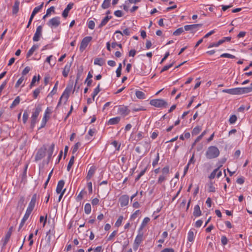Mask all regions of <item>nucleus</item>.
Returning a JSON list of instances; mask_svg holds the SVG:
<instances>
[{
	"label": "nucleus",
	"instance_id": "obj_29",
	"mask_svg": "<svg viewBox=\"0 0 252 252\" xmlns=\"http://www.w3.org/2000/svg\"><path fill=\"white\" fill-rule=\"evenodd\" d=\"M111 16H106L101 21V23L100 24L99 27L100 28L104 26L108 22V21L111 18Z\"/></svg>",
	"mask_w": 252,
	"mask_h": 252
},
{
	"label": "nucleus",
	"instance_id": "obj_57",
	"mask_svg": "<svg viewBox=\"0 0 252 252\" xmlns=\"http://www.w3.org/2000/svg\"><path fill=\"white\" fill-rule=\"evenodd\" d=\"M222 41H218L216 43H211L208 47V48H211L213 47H218L219 45L221 44V42Z\"/></svg>",
	"mask_w": 252,
	"mask_h": 252
},
{
	"label": "nucleus",
	"instance_id": "obj_58",
	"mask_svg": "<svg viewBox=\"0 0 252 252\" xmlns=\"http://www.w3.org/2000/svg\"><path fill=\"white\" fill-rule=\"evenodd\" d=\"M47 116H46V114L44 115L43 119H42V124H41V127H44L46 123H47Z\"/></svg>",
	"mask_w": 252,
	"mask_h": 252
},
{
	"label": "nucleus",
	"instance_id": "obj_44",
	"mask_svg": "<svg viewBox=\"0 0 252 252\" xmlns=\"http://www.w3.org/2000/svg\"><path fill=\"white\" fill-rule=\"evenodd\" d=\"M121 70H122V64L120 63H119V66L117 68L116 71L117 77H120V76L121 75Z\"/></svg>",
	"mask_w": 252,
	"mask_h": 252
},
{
	"label": "nucleus",
	"instance_id": "obj_17",
	"mask_svg": "<svg viewBox=\"0 0 252 252\" xmlns=\"http://www.w3.org/2000/svg\"><path fill=\"white\" fill-rule=\"evenodd\" d=\"M223 93H227L233 95H238V88H233V89H224L222 91Z\"/></svg>",
	"mask_w": 252,
	"mask_h": 252
},
{
	"label": "nucleus",
	"instance_id": "obj_42",
	"mask_svg": "<svg viewBox=\"0 0 252 252\" xmlns=\"http://www.w3.org/2000/svg\"><path fill=\"white\" fill-rule=\"evenodd\" d=\"M174 62H173L172 63H171L168 64V65H165L163 68L161 70V71L160 72L162 73L165 71H166L168 69H169L170 68H171L174 64Z\"/></svg>",
	"mask_w": 252,
	"mask_h": 252
},
{
	"label": "nucleus",
	"instance_id": "obj_56",
	"mask_svg": "<svg viewBox=\"0 0 252 252\" xmlns=\"http://www.w3.org/2000/svg\"><path fill=\"white\" fill-rule=\"evenodd\" d=\"M117 231H114L109 236V237L107 239V241H111L112 240V239L116 236V235L117 234Z\"/></svg>",
	"mask_w": 252,
	"mask_h": 252
},
{
	"label": "nucleus",
	"instance_id": "obj_40",
	"mask_svg": "<svg viewBox=\"0 0 252 252\" xmlns=\"http://www.w3.org/2000/svg\"><path fill=\"white\" fill-rule=\"evenodd\" d=\"M194 239V234L193 231L190 230L188 233V240L189 242L193 241Z\"/></svg>",
	"mask_w": 252,
	"mask_h": 252
},
{
	"label": "nucleus",
	"instance_id": "obj_5",
	"mask_svg": "<svg viewBox=\"0 0 252 252\" xmlns=\"http://www.w3.org/2000/svg\"><path fill=\"white\" fill-rule=\"evenodd\" d=\"M41 111V108L40 106L36 107L34 111L32 112V115L31 118V125L34 126L36 122V119Z\"/></svg>",
	"mask_w": 252,
	"mask_h": 252
},
{
	"label": "nucleus",
	"instance_id": "obj_43",
	"mask_svg": "<svg viewBox=\"0 0 252 252\" xmlns=\"http://www.w3.org/2000/svg\"><path fill=\"white\" fill-rule=\"evenodd\" d=\"M80 146H81V143L80 142H78L76 143L73 147L72 154L75 153Z\"/></svg>",
	"mask_w": 252,
	"mask_h": 252
},
{
	"label": "nucleus",
	"instance_id": "obj_25",
	"mask_svg": "<svg viewBox=\"0 0 252 252\" xmlns=\"http://www.w3.org/2000/svg\"><path fill=\"white\" fill-rule=\"evenodd\" d=\"M55 148V144L52 143L48 150V159L50 160L52 158Z\"/></svg>",
	"mask_w": 252,
	"mask_h": 252
},
{
	"label": "nucleus",
	"instance_id": "obj_33",
	"mask_svg": "<svg viewBox=\"0 0 252 252\" xmlns=\"http://www.w3.org/2000/svg\"><path fill=\"white\" fill-rule=\"evenodd\" d=\"M201 129H202V128L200 126H197L195 127L192 131V135H196L198 134L200 132Z\"/></svg>",
	"mask_w": 252,
	"mask_h": 252
},
{
	"label": "nucleus",
	"instance_id": "obj_32",
	"mask_svg": "<svg viewBox=\"0 0 252 252\" xmlns=\"http://www.w3.org/2000/svg\"><path fill=\"white\" fill-rule=\"evenodd\" d=\"M117 33H120L121 35H123L124 34L126 35H129L130 34V32L128 29H125L123 32L120 31H117L115 32V35Z\"/></svg>",
	"mask_w": 252,
	"mask_h": 252
},
{
	"label": "nucleus",
	"instance_id": "obj_20",
	"mask_svg": "<svg viewBox=\"0 0 252 252\" xmlns=\"http://www.w3.org/2000/svg\"><path fill=\"white\" fill-rule=\"evenodd\" d=\"M193 215L196 217H199L201 215V211L198 205H196L194 206Z\"/></svg>",
	"mask_w": 252,
	"mask_h": 252
},
{
	"label": "nucleus",
	"instance_id": "obj_11",
	"mask_svg": "<svg viewBox=\"0 0 252 252\" xmlns=\"http://www.w3.org/2000/svg\"><path fill=\"white\" fill-rule=\"evenodd\" d=\"M71 91V87H67L66 88V89H65V90L64 91L63 94H62V95L61 97V99H64V100H65L64 103H66V101H67L68 98L69 96V94H70Z\"/></svg>",
	"mask_w": 252,
	"mask_h": 252
},
{
	"label": "nucleus",
	"instance_id": "obj_8",
	"mask_svg": "<svg viewBox=\"0 0 252 252\" xmlns=\"http://www.w3.org/2000/svg\"><path fill=\"white\" fill-rule=\"evenodd\" d=\"M143 233L141 232L139 230L138 234L135 238L134 243V249H137L139 247V245L141 244L142 241H143Z\"/></svg>",
	"mask_w": 252,
	"mask_h": 252
},
{
	"label": "nucleus",
	"instance_id": "obj_1",
	"mask_svg": "<svg viewBox=\"0 0 252 252\" xmlns=\"http://www.w3.org/2000/svg\"><path fill=\"white\" fill-rule=\"evenodd\" d=\"M220 155V151L219 149L215 146H211L208 148L205 156L208 159H213L217 158Z\"/></svg>",
	"mask_w": 252,
	"mask_h": 252
},
{
	"label": "nucleus",
	"instance_id": "obj_63",
	"mask_svg": "<svg viewBox=\"0 0 252 252\" xmlns=\"http://www.w3.org/2000/svg\"><path fill=\"white\" fill-rule=\"evenodd\" d=\"M236 182L238 184L242 185L244 183V179L243 177L239 178Z\"/></svg>",
	"mask_w": 252,
	"mask_h": 252
},
{
	"label": "nucleus",
	"instance_id": "obj_15",
	"mask_svg": "<svg viewBox=\"0 0 252 252\" xmlns=\"http://www.w3.org/2000/svg\"><path fill=\"white\" fill-rule=\"evenodd\" d=\"M238 94H247L252 92V87L238 88Z\"/></svg>",
	"mask_w": 252,
	"mask_h": 252
},
{
	"label": "nucleus",
	"instance_id": "obj_55",
	"mask_svg": "<svg viewBox=\"0 0 252 252\" xmlns=\"http://www.w3.org/2000/svg\"><path fill=\"white\" fill-rule=\"evenodd\" d=\"M228 242L227 238L225 236H222L221 238V242L223 245L227 244Z\"/></svg>",
	"mask_w": 252,
	"mask_h": 252
},
{
	"label": "nucleus",
	"instance_id": "obj_23",
	"mask_svg": "<svg viewBox=\"0 0 252 252\" xmlns=\"http://www.w3.org/2000/svg\"><path fill=\"white\" fill-rule=\"evenodd\" d=\"M38 48V46L37 45H34L29 50L27 54V57L29 58L31 57L33 52Z\"/></svg>",
	"mask_w": 252,
	"mask_h": 252
},
{
	"label": "nucleus",
	"instance_id": "obj_7",
	"mask_svg": "<svg viewBox=\"0 0 252 252\" xmlns=\"http://www.w3.org/2000/svg\"><path fill=\"white\" fill-rule=\"evenodd\" d=\"M92 39L91 36H86L82 39L80 46V50L81 52H83L86 49Z\"/></svg>",
	"mask_w": 252,
	"mask_h": 252
},
{
	"label": "nucleus",
	"instance_id": "obj_13",
	"mask_svg": "<svg viewBox=\"0 0 252 252\" xmlns=\"http://www.w3.org/2000/svg\"><path fill=\"white\" fill-rule=\"evenodd\" d=\"M36 200V194H34L32 196L31 200V201L29 204V206L28 207V208L27 209V210L32 212V211L33 210V209L35 206Z\"/></svg>",
	"mask_w": 252,
	"mask_h": 252
},
{
	"label": "nucleus",
	"instance_id": "obj_41",
	"mask_svg": "<svg viewBox=\"0 0 252 252\" xmlns=\"http://www.w3.org/2000/svg\"><path fill=\"white\" fill-rule=\"evenodd\" d=\"M221 165L219 167H218L217 168H216V169H215L212 173L211 174H210V175L209 176V178L211 179H214L215 176H216V173L217 172L219 171V168H220V167L221 166Z\"/></svg>",
	"mask_w": 252,
	"mask_h": 252
},
{
	"label": "nucleus",
	"instance_id": "obj_34",
	"mask_svg": "<svg viewBox=\"0 0 252 252\" xmlns=\"http://www.w3.org/2000/svg\"><path fill=\"white\" fill-rule=\"evenodd\" d=\"M85 212L87 214H89L91 212V205L90 203H87L84 207Z\"/></svg>",
	"mask_w": 252,
	"mask_h": 252
},
{
	"label": "nucleus",
	"instance_id": "obj_60",
	"mask_svg": "<svg viewBox=\"0 0 252 252\" xmlns=\"http://www.w3.org/2000/svg\"><path fill=\"white\" fill-rule=\"evenodd\" d=\"M114 14L116 16L121 17L123 16V13L121 10H117L115 11Z\"/></svg>",
	"mask_w": 252,
	"mask_h": 252
},
{
	"label": "nucleus",
	"instance_id": "obj_49",
	"mask_svg": "<svg viewBox=\"0 0 252 252\" xmlns=\"http://www.w3.org/2000/svg\"><path fill=\"white\" fill-rule=\"evenodd\" d=\"M123 219V217L122 216H120L115 223V225L117 227L120 226L121 225Z\"/></svg>",
	"mask_w": 252,
	"mask_h": 252
},
{
	"label": "nucleus",
	"instance_id": "obj_62",
	"mask_svg": "<svg viewBox=\"0 0 252 252\" xmlns=\"http://www.w3.org/2000/svg\"><path fill=\"white\" fill-rule=\"evenodd\" d=\"M30 70V67L29 66H27L25 68V69L23 70L22 74L23 75H26L29 73Z\"/></svg>",
	"mask_w": 252,
	"mask_h": 252
},
{
	"label": "nucleus",
	"instance_id": "obj_27",
	"mask_svg": "<svg viewBox=\"0 0 252 252\" xmlns=\"http://www.w3.org/2000/svg\"><path fill=\"white\" fill-rule=\"evenodd\" d=\"M105 63L104 60L102 58H97L95 59L94 61V64L95 65H98L102 66Z\"/></svg>",
	"mask_w": 252,
	"mask_h": 252
},
{
	"label": "nucleus",
	"instance_id": "obj_51",
	"mask_svg": "<svg viewBox=\"0 0 252 252\" xmlns=\"http://www.w3.org/2000/svg\"><path fill=\"white\" fill-rule=\"evenodd\" d=\"M39 78H40L39 75H38L37 79H36V76H33V77L32 78V82L31 83V84H30V88H32L33 86H34V83L36 81H39Z\"/></svg>",
	"mask_w": 252,
	"mask_h": 252
},
{
	"label": "nucleus",
	"instance_id": "obj_3",
	"mask_svg": "<svg viewBox=\"0 0 252 252\" xmlns=\"http://www.w3.org/2000/svg\"><path fill=\"white\" fill-rule=\"evenodd\" d=\"M150 104L156 107H166L168 105L167 102L164 99H152Z\"/></svg>",
	"mask_w": 252,
	"mask_h": 252
},
{
	"label": "nucleus",
	"instance_id": "obj_28",
	"mask_svg": "<svg viewBox=\"0 0 252 252\" xmlns=\"http://www.w3.org/2000/svg\"><path fill=\"white\" fill-rule=\"evenodd\" d=\"M45 156V151L40 150L36 155V159H40Z\"/></svg>",
	"mask_w": 252,
	"mask_h": 252
},
{
	"label": "nucleus",
	"instance_id": "obj_54",
	"mask_svg": "<svg viewBox=\"0 0 252 252\" xmlns=\"http://www.w3.org/2000/svg\"><path fill=\"white\" fill-rule=\"evenodd\" d=\"M55 12V7L52 6L49 8L46 11V15H49L51 14V12Z\"/></svg>",
	"mask_w": 252,
	"mask_h": 252
},
{
	"label": "nucleus",
	"instance_id": "obj_2",
	"mask_svg": "<svg viewBox=\"0 0 252 252\" xmlns=\"http://www.w3.org/2000/svg\"><path fill=\"white\" fill-rule=\"evenodd\" d=\"M169 173V167L166 166L161 170V174L159 175L157 183L161 184L167 180Z\"/></svg>",
	"mask_w": 252,
	"mask_h": 252
},
{
	"label": "nucleus",
	"instance_id": "obj_45",
	"mask_svg": "<svg viewBox=\"0 0 252 252\" xmlns=\"http://www.w3.org/2000/svg\"><path fill=\"white\" fill-rule=\"evenodd\" d=\"M221 58H228L230 59H234L235 57L234 55H231L228 53H223L220 55Z\"/></svg>",
	"mask_w": 252,
	"mask_h": 252
},
{
	"label": "nucleus",
	"instance_id": "obj_39",
	"mask_svg": "<svg viewBox=\"0 0 252 252\" xmlns=\"http://www.w3.org/2000/svg\"><path fill=\"white\" fill-rule=\"evenodd\" d=\"M43 4L44 3L42 2L40 5L35 7L32 12V14H36L37 12H38L43 7Z\"/></svg>",
	"mask_w": 252,
	"mask_h": 252
},
{
	"label": "nucleus",
	"instance_id": "obj_22",
	"mask_svg": "<svg viewBox=\"0 0 252 252\" xmlns=\"http://www.w3.org/2000/svg\"><path fill=\"white\" fill-rule=\"evenodd\" d=\"M28 168V165L26 164L25 165L24 169L21 177V183H23L25 184L26 182V177H27V170Z\"/></svg>",
	"mask_w": 252,
	"mask_h": 252
},
{
	"label": "nucleus",
	"instance_id": "obj_10",
	"mask_svg": "<svg viewBox=\"0 0 252 252\" xmlns=\"http://www.w3.org/2000/svg\"><path fill=\"white\" fill-rule=\"evenodd\" d=\"M42 27L39 26L37 27L36 32L33 37V41L36 42L39 40L40 37L42 35Z\"/></svg>",
	"mask_w": 252,
	"mask_h": 252
},
{
	"label": "nucleus",
	"instance_id": "obj_24",
	"mask_svg": "<svg viewBox=\"0 0 252 252\" xmlns=\"http://www.w3.org/2000/svg\"><path fill=\"white\" fill-rule=\"evenodd\" d=\"M135 95L137 98L140 99H144L146 98V95L144 93L140 91L135 92Z\"/></svg>",
	"mask_w": 252,
	"mask_h": 252
},
{
	"label": "nucleus",
	"instance_id": "obj_47",
	"mask_svg": "<svg viewBox=\"0 0 252 252\" xmlns=\"http://www.w3.org/2000/svg\"><path fill=\"white\" fill-rule=\"evenodd\" d=\"M140 214V211L139 210H136L134 213H133L131 217H130V219L131 220H134L135 219L137 216Z\"/></svg>",
	"mask_w": 252,
	"mask_h": 252
},
{
	"label": "nucleus",
	"instance_id": "obj_26",
	"mask_svg": "<svg viewBox=\"0 0 252 252\" xmlns=\"http://www.w3.org/2000/svg\"><path fill=\"white\" fill-rule=\"evenodd\" d=\"M150 220V219L149 218H148V217L145 218L141 223V225L139 228V230L141 231L146 226V225L149 223Z\"/></svg>",
	"mask_w": 252,
	"mask_h": 252
},
{
	"label": "nucleus",
	"instance_id": "obj_21",
	"mask_svg": "<svg viewBox=\"0 0 252 252\" xmlns=\"http://www.w3.org/2000/svg\"><path fill=\"white\" fill-rule=\"evenodd\" d=\"M120 120L121 118L120 117L111 118L109 120L108 124L111 125L117 124L119 123Z\"/></svg>",
	"mask_w": 252,
	"mask_h": 252
},
{
	"label": "nucleus",
	"instance_id": "obj_18",
	"mask_svg": "<svg viewBox=\"0 0 252 252\" xmlns=\"http://www.w3.org/2000/svg\"><path fill=\"white\" fill-rule=\"evenodd\" d=\"M64 185V182L63 180H60V181H59L58 185H57V188H56V192L58 193H60L61 192H62L63 191L62 190H63Z\"/></svg>",
	"mask_w": 252,
	"mask_h": 252
},
{
	"label": "nucleus",
	"instance_id": "obj_36",
	"mask_svg": "<svg viewBox=\"0 0 252 252\" xmlns=\"http://www.w3.org/2000/svg\"><path fill=\"white\" fill-rule=\"evenodd\" d=\"M42 87H39L36 89L33 92V96L34 98H36L38 94H39L41 90H42Z\"/></svg>",
	"mask_w": 252,
	"mask_h": 252
},
{
	"label": "nucleus",
	"instance_id": "obj_52",
	"mask_svg": "<svg viewBox=\"0 0 252 252\" xmlns=\"http://www.w3.org/2000/svg\"><path fill=\"white\" fill-rule=\"evenodd\" d=\"M208 191H209V192H214L215 191V188L213 186V184L212 183H210L208 185Z\"/></svg>",
	"mask_w": 252,
	"mask_h": 252
},
{
	"label": "nucleus",
	"instance_id": "obj_19",
	"mask_svg": "<svg viewBox=\"0 0 252 252\" xmlns=\"http://www.w3.org/2000/svg\"><path fill=\"white\" fill-rule=\"evenodd\" d=\"M95 167L94 166H91L88 172V174L86 177L87 180H89L94 175L95 171Z\"/></svg>",
	"mask_w": 252,
	"mask_h": 252
},
{
	"label": "nucleus",
	"instance_id": "obj_6",
	"mask_svg": "<svg viewBox=\"0 0 252 252\" xmlns=\"http://www.w3.org/2000/svg\"><path fill=\"white\" fill-rule=\"evenodd\" d=\"M118 113L123 117H125L129 114L130 110L127 106L120 105L118 108Z\"/></svg>",
	"mask_w": 252,
	"mask_h": 252
},
{
	"label": "nucleus",
	"instance_id": "obj_50",
	"mask_svg": "<svg viewBox=\"0 0 252 252\" xmlns=\"http://www.w3.org/2000/svg\"><path fill=\"white\" fill-rule=\"evenodd\" d=\"M88 28L91 30H93L94 28L95 23L94 21L90 20L88 23Z\"/></svg>",
	"mask_w": 252,
	"mask_h": 252
},
{
	"label": "nucleus",
	"instance_id": "obj_38",
	"mask_svg": "<svg viewBox=\"0 0 252 252\" xmlns=\"http://www.w3.org/2000/svg\"><path fill=\"white\" fill-rule=\"evenodd\" d=\"M110 1L111 0H104L102 4V7L103 9H106L108 8L110 5Z\"/></svg>",
	"mask_w": 252,
	"mask_h": 252
},
{
	"label": "nucleus",
	"instance_id": "obj_64",
	"mask_svg": "<svg viewBox=\"0 0 252 252\" xmlns=\"http://www.w3.org/2000/svg\"><path fill=\"white\" fill-rule=\"evenodd\" d=\"M161 252H174V250L172 248H166L163 250Z\"/></svg>",
	"mask_w": 252,
	"mask_h": 252
},
{
	"label": "nucleus",
	"instance_id": "obj_53",
	"mask_svg": "<svg viewBox=\"0 0 252 252\" xmlns=\"http://www.w3.org/2000/svg\"><path fill=\"white\" fill-rule=\"evenodd\" d=\"M31 213L32 212L27 210L23 218V221H26L28 220Z\"/></svg>",
	"mask_w": 252,
	"mask_h": 252
},
{
	"label": "nucleus",
	"instance_id": "obj_59",
	"mask_svg": "<svg viewBox=\"0 0 252 252\" xmlns=\"http://www.w3.org/2000/svg\"><path fill=\"white\" fill-rule=\"evenodd\" d=\"M231 37H223L222 39H220L219 40V41H222L221 42V44L224 43V42L226 41H230L231 40Z\"/></svg>",
	"mask_w": 252,
	"mask_h": 252
},
{
	"label": "nucleus",
	"instance_id": "obj_37",
	"mask_svg": "<svg viewBox=\"0 0 252 252\" xmlns=\"http://www.w3.org/2000/svg\"><path fill=\"white\" fill-rule=\"evenodd\" d=\"M74 161V156H72L71 157V158L70 159V160L69 161V163H68V164L67 165V170L68 171H69L70 170L71 166L73 164Z\"/></svg>",
	"mask_w": 252,
	"mask_h": 252
},
{
	"label": "nucleus",
	"instance_id": "obj_61",
	"mask_svg": "<svg viewBox=\"0 0 252 252\" xmlns=\"http://www.w3.org/2000/svg\"><path fill=\"white\" fill-rule=\"evenodd\" d=\"M69 11L66 10V9H64V10L63 11L62 13V16L63 18H66L68 15Z\"/></svg>",
	"mask_w": 252,
	"mask_h": 252
},
{
	"label": "nucleus",
	"instance_id": "obj_48",
	"mask_svg": "<svg viewBox=\"0 0 252 252\" xmlns=\"http://www.w3.org/2000/svg\"><path fill=\"white\" fill-rule=\"evenodd\" d=\"M237 117L235 115H232L229 118V122L230 124H234L236 122L237 120Z\"/></svg>",
	"mask_w": 252,
	"mask_h": 252
},
{
	"label": "nucleus",
	"instance_id": "obj_12",
	"mask_svg": "<svg viewBox=\"0 0 252 252\" xmlns=\"http://www.w3.org/2000/svg\"><path fill=\"white\" fill-rule=\"evenodd\" d=\"M129 201V196L127 195H123L119 198V202L121 207L126 206Z\"/></svg>",
	"mask_w": 252,
	"mask_h": 252
},
{
	"label": "nucleus",
	"instance_id": "obj_31",
	"mask_svg": "<svg viewBox=\"0 0 252 252\" xmlns=\"http://www.w3.org/2000/svg\"><path fill=\"white\" fill-rule=\"evenodd\" d=\"M58 85V81H57L55 84V86L53 88V90L49 93L48 95V97H52L54 94H55L57 91V87Z\"/></svg>",
	"mask_w": 252,
	"mask_h": 252
},
{
	"label": "nucleus",
	"instance_id": "obj_16",
	"mask_svg": "<svg viewBox=\"0 0 252 252\" xmlns=\"http://www.w3.org/2000/svg\"><path fill=\"white\" fill-rule=\"evenodd\" d=\"M71 66V63H68L65 65L63 71V75L64 77H66L68 76V74L69 72L70 67Z\"/></svg>",
	"mask_w": 252,
	"mask_h": 252
},
{
	"label": "nucleus",
	"instance_id": "obj_14",
	"mask_svg": "<svg viewBox=\"0 0 252 252\" xmlns=\"http://www.w3.org/2000/svg\"><path fill=\"white\" fill-rule=\"evenodd\" d=\"M12 229H13V227H12V226L9 228L8 231H7V232L6 233V234L5 235V238L2 240L3 246H5L6 245L7 243L8 242V241H9V238L11 235Z\"/></svg>",
	"mask_w": 252,
	"mask_h": 252
},
{
	"label": "nucleus",
	"instance_id": "obj_9",
	"mask_svg": "<svg viewBox=\"0 0 252 252\" xmlns=\"http://www.w3.org/2000/svg\"><path fill=\"white\" fill-rule=\"evenodd\" d=\"M60 18L59 17H55L51 19H50L48 23V25L49 27H57L60 24Z\"/></svg>",
	"mask_w": 252,
	"mask_h": 252
},
{
	"label": "nucleus",
	"instance_id": "obj_35",
	"mask_svg": "<svg viewBox=\"0 0 252 252\" xmlns=\"http://www.w3.org/2000/svg\"><path fill=\"white\" fill-rule=\"evenodd\" d=\"M183 28H180L173 32V34L175 36H178L184 32Z\"/></svg>",
	"mask_w": 252,
	"mask_h": 252
},
{
	"label": "nucleus",
	"instance_id": "obj_30",
	"mask_svg": "<svg viewBox=\"0 0 252 252\" xmlns=\"http://www.w3.org/2000/svg\"><path fill=\"white\" fill-rule=\"evenodd\" d=\"M100 91V84H98L97 87L94 89V92L92 94L93 100L94 101L95 96L99 93Z\"/></svg>",
	"mask_w": 252,
	"mask_h": 252
},
{
	"label": "nucleus",
	"instance_id": "obj_46",
	"mask_svg": "<svg viewBox=\"0 0 252 252\" xmlns=\"http://www.w3.org/2000/svg\"><path fill=\"white\" fill-rule=\"evenodd\" d=\"M159 160V153H157V156L156 158L153 160V161L152 162V165L153 167L156 166L158 164V162Z\"/></svg>",
	"mask_w": 252,
	"mask_h": 252
},
{
	"label": "nucleus",
	"instance_id": "obj_4",
	"mask_svg": "<svg viewBox=\"0 0 252 252\" xmlns=\"http://www.w3.org/2000/svg\"><path fill=\"white\" fill-rule=\"evenodd\" d=\"M202 24L189 25L185 26L184 29L186 31H190L191 33H194L198 30L199 28L202 27Z\"/></svg>",
	"mask_w": 252,
	"mask_h": 252
}]
</instances>
